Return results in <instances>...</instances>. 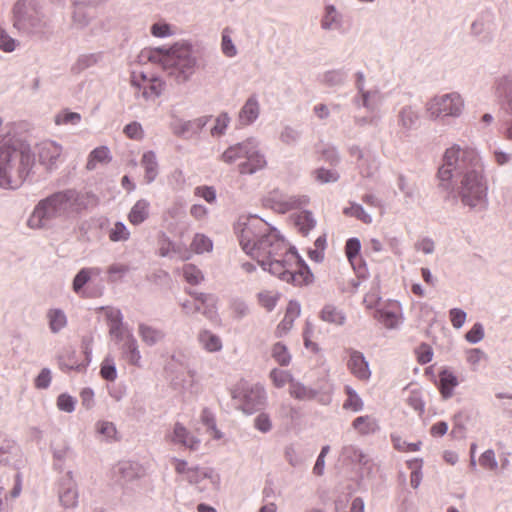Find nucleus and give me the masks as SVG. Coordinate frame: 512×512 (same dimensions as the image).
I'll list each match as a JSON object with an SVG mask.
<instances>
[{"mask_svg": "<svg viewBox=\"0 0 512 512\" xmlns=\"http://www.w3.org/2000/svg\"><path fill=\"white\" fill-rule=\"evenodd\" d=\"M233 398L238 400L241 410L253 414L266 404V391L260 384L240 383L233 392Z\"/></svg>", "mask_w": 512, "mask_h": 512, "instance_id": "1a4fd4ad", "label": "nucleus"}, {"mask_svg": "<svg viewBox=\"0 0 512 512\" xmlns=\"http://www.w3.org/2000/svg\"><path fill=\"white\" fill-rule=\"evenodd\" d=\"M49 329L53 334L59 333L67 326V316L60 308H52L47 311Z\"/></svg>", "mask_w": 512, "mask_h": 512, "instance_id": "72a5a7b5", "label": "nucleus"}, {"mask_svg": "<svg viewBox=\"0 0 512 512\" xmlns=\"http://www.w3.org/2000/svg\"><path fill=\"white\" fill-rule=\"evenodd\" d=\"M81 121V115L77 112L63 110L55 116L57 125H78Z\"/></svg>", "mask_w": 512, "mask_h": 512, "instance_id": "bf43d9fd", "label": "nucleus"}, {"mask_svg": "<svg viewBox=\"0 0 512 512\" xmlns=\"http://www.w3.org/2000/svg\"><path fill=\"white\" fill-rule=\"evenodd\" d=\"M159 255L161 257H169L184 261L189 260L192 256L191 251L181 242H174L165 234H162L159 241Z\"/></svg>", "mask_w": 512, "mask_h": 512, "instance_id": "4468645a", "label": "nucleus"}, {"mask_svg": "<svg viewBox=\"0 0 512 512\" xmlns=\"http://www.w3.org/2000/svg\"><path fill=\"white\" fill-rule=\"evenodd\" d=\"M341 25V17L337 12L335 6L328 5L325 8V14L321 20V27L324 30H334Z\"/></svg>", "mask_w": 512, "mask_h": 512, "instance_id": "a19ab883", "label": "nucleus"}, {"mask_svg": "<svg viewBox=\"0 0 512 512\" xmlns=\"http://www.w3.org/2000/svg\"><path fill=\"white\" fill-rule=\"evenodd\" d=\"M110 334L119 343L127 341L128 336H134L130 330L123 325V316L120 310L112 311L109 314Z\"/></svg>", "mask_w": 512, "mask_h": 512, "instance_id": "5701e85b", "label": "nucleus"}, {"mask_svg": "<svg viewBox=\"0 0 512 512\" xmlns=\"http://www.w3.org/2000/svg\"><path fill=\"white\" fill-rule=\"evenodd\" d=\"M308 202L306 196L286 194L279 189H274L264 198V206L275 212L284 214L290 210L301 208Z\"/></svg>", "mask_w": 512, "mask_h": 512, "instance_id": "9b49d317", "label": "nucleus"}, {"mask_svg": "<svg viewBox=\"0 0 512 512\" xmlns=\"http://www.w3.org/2000/svg\"><path fill=\"white\" fill-rule=\"evenodd\" d=\"M130 271V267L126 264L122 263H113L111 264L108 269V281L115 283L120 280Z\"/></svg>", "mask_w": 512, "mask_h": 512, "instance_id": "6e6d98bb", "label": "nucleus"}, {"mask_svg": "<svg viewBox=\"0 0 512 512\" xmlns=\"http://www.w3.org/2000/svg\"><path fill=\"white\" fill-rule=\"evenodd\" d=\"M141 166L144 169V179L147 184H151L155 181L159 174V164L156 153L152 150L146 151L140 161Z\"/></svg>", "mask_w": 512, "mask_h": 512, "instance_id": "b1692460", "label": "nucleus"}, {"mask_svg": "<svg viewBox=\"0 0 512 512\" xmlns=\"http://www.w3.org/2000/svg\"><path fill=\"white\" fill-rule=\"evenodd\" d=\"M195 298L194 312H200L208 319H214L217 315L216 302L217 299L212 294L190 292Z\"/></svg>", "mask_w": 512, "mask_h": 512, "instance_id": "412c9836", "label": "nucleus"}, {"mask_svg": "<svg viewBox=\"0 0 512 512\" xmlns=\"http://www.w3.org/2000/svg\"><path fill=\"white\" fill-rule=\"evenodd\" d=\"M198 340L201 346L208 352H218L223 347L220 337L209 330L201 331Z\"/></svg>", "mask_w": 512, "mask_h": 512, "instance_id": "e433bc0d", "label": "nucleus"}, {"mask_svg": "<svg viewBox=\"0 0 512 512\" xmlns=\"http://www.w3.org/2000/svg\"><path fill=\"white\" fill-rule=\"evenodd\" d=\"M150 203L146 199L138 200L131 208L128 214V220L131 224L137 226L143 223L149 217Z\"/></svg>", "mask_w": 512, "mask_h": 512, "instance_id": "2f4dec72", "label": "nucleus"}, {"mask_svg": "<svg viewBox=\"0 0 512 512\" xmlns=\"http://www.w3.org/2000/svg\"><path fill=\"white\" fill-rule=\"evenodd\" d=\"M114 473L119 476L121 482L127 483L138 477L139 467L137 464L128 461L120 462L115 467Z\"/></svg>", "mask_w": 512, "mask_h": 512, "instance_id": "c9c22d12", "label": "nucleus"}, {"mask_svg": "<svg viewBox=\"0 0 512 512\" xmlns=\"http://www.w3.org/2000/svg\"><path fill=\"white\" fill-rule=\"evenodd\" d=\"M300 311H301L300 305L297 302H293V301L289 302L286 312H285V315H284V318L281 320V322L277 326L276 332H277L278 336H282L283 334L290 331L295 319L299 317Z\"/></svg>", "mask_w": 512, "mask_h": 512, "instance_id": "c756f323", "label": "nucleus"}, {"mask_svg": "<svg viewBox=\"0 0 512 512\" xmlns=\"http://www.w3.org/2000/svg\"><path fill=\"white\" fill-rule=\"evenodd\" d=\"M494 92L509 118L504 123L503 135L512 141V75H502L494 81Z\"/></svg>", "mask_w": 512, "mask_h": 512, "instance_id": "9d476101", "label": "nucleus"}, {"mask_svg": "<svg viewBox=\"0 0 512 512\" xmlns=\"http://www.w3.org/2000/svg\"><path fill=\"white\" fill-rule=\"evenodd\" d=\"M100 375L107 381H114L117 378V369L113 359L105 358L101 365Z\"/></svg>", "mask_w": 512, "mask_h": 512, "instance_id": "338daca9", "label": "nucleus"}, {"mask_svg": "<svg viewBox=\"0 0 512 512\" xmlns=\"http://www.w3.org/2000/svg\"><path fill=\"white\" fill-rule=\"evenodd\" d=\"M191 253L203 254L211 252L213 249V241L202 233H196L191 242Z\"/></svg>", "mask_w": 512, "mask_h": 512, "instance_id": "c03bdc74", "label": "nucleus"}, {"mask_svg": "<svg viewBox=\"0 0 512 512\" xmlns=\"http://www.w3.org/2000/svg\"><path fill=\"white\" fill-rule=\"evenodd\" d=\"M243 251L255 258L263 270L295 286L312 282L313 274L294 247L279 231L256 215H241L234 224Z\"/></svg>", "mask_w": 512, "mask_h": 512, "instance_id": "f257e3e1", "label": "nucleus"}, {"mask_svg": "<svg viewBox=\"0 0 512 512\" xmlns=\"http://www.w3.org/2000/svg\"><path fill=\"white\" fill-rule=\"evenodd\" d=\"M62 151V146L57 142L52 140L43 141L38 145L39 161L48 169H53L57 166Z\"/></svg>", "mask_w": 512, "mask_h": 512, "instance_id": "2eb2a0df", "label": "nucleus"}, {"mask_svg": "<svg viewBox=\"0 0 512 512\" xmlns=\"http://www.w3.org/2000/svg\"><path fill=\"white\" fill-rule=\"evenodd\" d=\"M138 334L141 340L148 346H154L158 344L165 337V334L161 329H158L145 323L139 324Z\"/></svg>", "mask_w": 512, "mask_h": 512, "instance_id": "7c9ffc66", "label": "nucleus"}, {"mask_svg": "<svg viewBox=\"0 0 512 512\" xmlns=\"http://www.w3.org/2000/svg\"><path fill=\"white\" fill-rule=\"evenodd\" d=\"M167 439L176 445H182L192 451L199 448L200 440L180 422L174 424L173 431L167 435Z\"/></svg>", "mask_w": 512, "mask_h": 512, "instance_id": "a211bd4d", "label": "nucleus"}, {"mask_svg": "<svg viewBox=\"0 0 512 512\" xmlns=\"http://www.w3.org/2000/svg\"><path fill=\"white\" fill-rule=\"evenodd\" d=\"M384 101V96L379 88L365 89L357 93L353 102L357 107H363L368 112H376Z\"/></svg>", "mask_w": 512, "mask_h": 512, "instance_id": "dca6fc26", "label": "nucleus"}, {"mask_svg": "<svg viewBox=\"0 0 512 512\" xmlns=\"http://www.w3.org/2000/svg\"><path fill=\"white\" fill-rule=\"evenodd\" d=\"M211 116H201L199 118L183 121L179 120L173 126V133L180 137H190L200 133V131L210 121Z\"/></svg>", "mask_w": 512, "mask_h": 512, "instance_id": "aec40b11", "label": "nucleus"}, {"mask_svg": "<svg viewBox=\"0 0 512 512\" xmlns=\"http://www.w3.org/2000/svg\"><path fill=\"white\" fill-rule=\"evenodd\" d=\"M459 384L456 375L445 369L439 373V390L443 399L447 400L454 395V388Z\"/></svg>", "mask_w": 512, "mask_h": 512, "instance_id": "c85d7f7f", "label": "nucleus"}, {"mask_svg": "<svg viewBox=\"0 0 512 512\" xmlns=\"http://www.w3.org/2000/svg\"><path fill=\"white\" fill-rule=\"evenodd\" d=\"M102 57L103 54L101 52L82 54L72 65L71 71L74 74H80L84 70L98 65L101 62Z\"/></svg>", "mask_w": 512, "mask_h": 512, "instance_id": "473e14b6", "label": "nucleus"}, {"mask_svg": "<svg viewBox=\"0 0 512 512\" xmlns=\"http://www.w3.org/2000/svg\"><path fill=\"white\" fill-rule=\"evenodd\" d=\"M374 317L388 329L397 327L399 323L398 313L388 308L377 309Z\"/></svg>", "mask_w": 512, "mask_h": 512, "instance_id": "79ce46f5", "label": "nucleus"}, {"mask_svg": "<svg viewBox=\"0 0 512 512\" xmlns=\"http://www.w3.org/2000/svg\"><path fill=\"white\" fill-rule=\"evenodd\" d=\"M204 479H210L213 483L218 482L219 477L214 475V471L211 468H203L199 466L192 467L188 471L186 480L193 484H198Z\"/></svg>", "mask_w": 512, "mask_h": 512, "instance_id": "4c0bfd02", "label": "nucleus"}, {"mask_svg": "<svg viewBox=\"0 0 512 512\" xmlns=\"http://www.w3.org/2000/svg\"><path fill=\"white\" fill-rule=\"evenodd\" d=\"M183 276L191 285H198L204 280L202 271L193 264H186L183 267Z\"/></svg>", "mask_w": 512, "mask_h": 512, "instance_id": "8fccbe9b", "label": "nucleus"}, {"mask_svg": "<svg viewBox=\"0 0 512 512\" xmlns=\"http://www.w3.org/2000/svg\"><path fill=\"white\" fill-rule=\"evenodd\" d=\"M270 378H271L273 384L277 388H282L287 383H289V386H290L291 385V381L294 380V378L292 377V375L288 371L280 370V369H277V368L271 370Z\"/></svg>", "mask_w": 512, "mask_h": 512, "instance_id": "13d9d810", "label": "nucleus"}, {"mask_svg": "<svg viewBox=\"0 0 512 512\" xmlns=\"http://www.w3.org/2000/svg\"><path fill=\"white\" fill-rule=\"evenodd\" d=\"M111 160L110 151L106 146H100L92 150L88 156L86 168L94 170L98 163L104 164Z\"/></svg>", "mask_w": 512, "mask_h": 512, "instance_id": "58836bf2", "label": "nucleus"}, {"mask_svg": "<svg viewBox=\"0 0 512 512\" xmlns=\"http://www.w3.org/2000/svg\"><path fill=\"white\" fill-rule=\"evenodd\" d=\"M349 360L347 366L351 373L360 380H368L371 376L368 361L362 352L349 349Z\"/></svg>", "mask_w": 512, "mask_h": 512, "instance_id": "6ab92c4d", "label": "nucleus"}, {"mask_svg": "<svg viewBox=\"0 0 512 512\" xmlns=\"http://www.w3.org/2000/svg\"><path fill=\"white\" fill-rule=\"evenodd\" d=\"M343 213L346 216L355 217L365 224H370L372 222L371 215L364 210L362 205L356 202H351L349 207L344 208Z\"/></svg>", "mask_w": 512, "mask_h": 512, "instance_id": "49530a36", "label": "nucleus"}, {"mask_svg": "<svg viewBox=\"0 0 512 512\" xmlns=\"http://www.w3.org/2000/svg\"><path fill=\"white\" fill-rule=\"evenodd\" d=\"M230 123V117L227 112L220 113L215 119V125L211 129L212 136L223 135Z\"/></svg>", "mask_w": 512, "mask_h": 512, "instance_id": "0e129e2a", "label": "nucleus"}, {"mask_svg": "<svg viewBox=\"0 0 512 512\" xmlns=\"http://www.w3.org/2000/svg\"><path fill=\"white\" fill-rule=\"evenodd\" d=\"M17 450L18 447L14 441L7 439L0 434V463H9L10 455L15 454Z\"/></svg>", "mask_w": 512, "mask_h": 512, "instance_id": "09e8293b", "label": "nucleus"}, {"mask_svg": "<svg viewBox=\"0 0 512 512\" xmlns=\"http://www.w3.org/2000/svg\"><path fill=\"white\" fill-rule=\"evenodd\" d=\"M320 316L323 321L335 325H343L346 319L344 313L332 304L325 305Z\"/></svg>", "mask_w": 512, "mask_h": 512, "instance_id": "ea45409f", "label": "nucleus"}, {"mask_svg": "<svg viewBox=\"0 0 512 512\" xmlns=\"http://www.w3.org/2000/svg\"><path fill=\"white\" fill-rule=\"evenodd\" d=\"M258 300L261 306H263L267 311H272L278 300V296L276 293L271 291H262L258 293Z\"/></svg>", "mask_w": 512, "mask_h": 512, "instance_id": "774afa93", "label": "nucleus"}, {"mask_svg": "<svg viewBox=\"0 0 512 512\" xmlns=\"http://www.w3.org/2000/svg\"><path fill=\"white\" fill-rule=\"evenodd\" d=\"M101 272L102 271L99 267H85L80 269L72 282L73 291L80 296H84V286L93 276H99Z\"/></svg>", "mask_w": 512, "mask_h": 512, "instance_id": "393cba45", "label": "nucleus"}, {"mask_svg": "<svg viewBox=\"0 0 512 512\" xmlns=\"http://www.w3.org/2000/svg\"><path fill=\"white\" fill-rule=\"evenodd\" d=\"M59 501L66 509H73L78 505V488L77 483L73 479L71 471L61 479L58 491Z\"/></svg>", "mask_w": 512, "mask_h": 512, "instance_id": "f8f14e48", "label": "nucleus"}, {"mask_svg": "<svg viewBox=\"0 0 512 512\" xmlns=\"http://www.w3.org/2000/svg\"><path fill=\"white\" fill-rule=\"evenodd\" d=\"M240 159H245L238 166L240 174L252 175L267 165L266 158L259 149V141L254 137L229 146L221 155V160L227 164H233Z\"/></svg>", "mask_w": 512, "mask_h": 512, "instance_id": "0eeeda50", "label": "nucleus"}, {"mask_svg": "<svg viewBox=\"0 0 512 512\" xmlns=\"http://www.w3.org/2000/svg\"><path fill=\"white\" fill-rule=\"evenodd\" d=\"M345 392L348 398L345 400L343 404V408L346 410H351L353 412H360L364 408V403L357 392L351 388L350 386L345 387Z\"/></svg>", "mask_w": 512, "mask_h": 512, "instance_id": "a18cd8bd", "label": "nucleus"}, {"mask_svg": "<svg viewBox=\"0 0 512 512\" xmlns=\"http://www.w3.org/2000/svg\"><path fill=\"white\" fill-rule=\"evenodd\" d=\"M91 18L92 16L84 6L76 7L73 12V23L77 28L82 29L86 27L90 23Z\"/></svg>", "mask_w": 512, "mask_h": 512, "instance_id": "052dcab7", "label": "nucleus"}, {"mask_svg": "<svg viewBox=\"0 0 512 512\" xmlns=\"http://www.w3.org/2000/svg\"><path fill=\"white\" fill-rule=\"evenodd\" d=\"M295 225L299 231L305 236L316 226V220L310 211L300 212L295 219Z\"/></svg>", "mask_w": 512, "mask_h": 512, "instance_id": "37998d69", "label": "nucleus"}, {"mask_svg": "<svg viewBox=\"0 0 512 512\" xmlns=\"http://www.w3.org/2000/svg\"><path fill=\"white\" fill-rule=\"evenodd\" d=\"M290 395L301 401H309L314 399L318 392L308 386H305L303 383H301L298 380L291 381V385L289 387Z\"/></svg>", "mask_w": 512, "mask_h": 512, "instance_id": "f704fd0d", "label": "nucleus"}, {"mask_svg": "<svg viewBox=\"0 0 512 512\" xmlns=\"http://www.w3.org/2000/svg\"><path fill=\"white\" fill-rule=\"evenodd\" d=\"M98 203L97 195L91 191L64 189L39 201L28 224L32 228L48 227L57 219L67 220L96 207Z\"/></svg>", "mask_w": 512, "mask_h": 512, "instance_id": "7ed1b4c3", "label": "nucleus"}, {"mask_svg": "<svg viewBox=\"0 0 512 512\" xmlns=\"http://www.w3.org/2000/svg\"><path fill=\"white\" fill-rule=\"evenodd\" d=\"M272 357L281 366H287L291 361V355L288 352L287 347L281 342H277L273 345Z\"/></svg>", "mask_w": 512, "mask_h": 512, "instance_id": "4d7b16f0", "label": "nucleus"}, {"mask_svg": "<svg viewBox=\"0 0 512 512\" xmlns=\"http://www.w3.org/2000/svg\"><path fill=\"white\" fill-rule=\"evenodd\" d=\"M141 58L159 64L177 84L190 81L199 67L196 51L187 41L176 42L168 48L145 49L141 52Z\"/></svg>", "mask_w": 512, "mask_h": 512, "instance_id": "39448f33", "label": "nucleus"}, {"mask_svg": "<svg viewBox=\"0 0 512 512\" xmlns=\"http://www.w3.org/2000/svg\"><path fill=\"white\" fill-rule=\"evenodd\" d=\"M122 357L131 365L140 367L141 366V354L136 338L134 336H128L127 341L121 344Z\"/></svg>", "mask_w": 512, "mask_h": 512, "instance_id": "bb28decb", "label": "nucleus"}, {"mask_svg": "<svg viewBox=\"0 0 512 512\" xmlns=\"http://www.w3.org/2000/svg\"><path fill=\"white\" fill-rule=\"evenodd\" d=\"M13 27L22 35L48 38L52 33L50 19L34 4L26 0L17 1L12 9Z\"/></svg>", "mask_w": 512, "mask_h": 512, "instance_id": "423d86ee", "label": "nucleus"}, {"mask_svg": "<svg viewBox=\"0 0 512 512\" xmlns=\"http://www.w3.org/2000/svg\"><path fill=\"white\" fill-rule=\"evenodd\" d=\"M425 108L432 120L457 118L463 112L464 100L458 92L435 95L427 101Z\"/></svg>", "mask_w": 512, "mask_h": 512, "instance_id": "6e6552de", "label": "nucleus"}, {"mask_svg": "<svg viewBox=\"0 0 512 512\" xmlns=\"http://www.w3.org/2000/svg\"><path fill=\"white\" fill-rule=\"evenodd\" d=\"M201 422L203 425L207 427L208 430H211L213 432V437L215 439H221L222 433L217 429L216 427V419L213 412L208 409L204 408L201 412Z\"/></svg>", "mask_w": 512, "mask_h": 512, "instance_id": "5fc2aeb1", "label": "nucleus"}, {"mask_svg": "<svg viewBox=\"0 0 512 512\" xmlns=\"http://www.w3.org/2000/svg\"><path fill=\"white\" fill-rule=\"evenodd\" d=\"M341 456L343 459L348 460L351 463H362L365 458L362 450L352 444L343 446Z\"/></svg>", "mask_w": 512, "mask_h": 512, "instance_id": "3c124183", "label": "nucleus"}, {"mask_svg": "<svg viewBox=\"0 0 512 512\" xmlns=\"http://www.w3.org/2000/svg\"><path fill=\"white\" fill-rule=\"evenodd\" d=\"M361 249V243L358 238H350L345 245V252L349 262L354 266Z\"/></svg>", "mask_w": 512, "mask_h": 512, "instance_id": "680f3d73", "label": "nucleus"}, {"mask_svg": "<svg viewBox=\"0 0 512 512\" xmlns=\"http://www.w3.org/2000/svg\"><path fill=\"white\" fill-rule=\"evenodd\" d=\"M315 179L322 183H333L339 179V174L335 170L318 168L314 171Z\"/></svg>", "mask_w": 512, "mask_h": 512, "instance_id": "69168bd1", "label": "nucleus"}, {"mask_svg": "<svg viewBox=\"0 0 512 512\" xmlns=\"http://www.w3.org/2000/svg\"><path fill=\"white\" fill-rule=\"evenodd\" d=\"M301 132L291 126H285L280 132V141L287 146H294L298 143Z\"/></svg>", "mask_w": 512, "mask_h": 512, "instance_id": "864d4df0", "label": "nucleus"}, {"mask_svg": "<svg viewBox=\"0 0 512 512\" xmlns=\"http://www.w3.org/2000/svg\"><path fill=\"white\" fill-rule=\"evenodd\" d=\"M352 427L361 436L375 434L380 430L377 419L371 415H363L355 418L352 422Z\"/></svg>", "mask_w": 512, "mask_h": 512, "instance_id": "cd10ccee", "label": "nucleus"}, {"mask_svg": "<svg viewBox=\"0 0 512 512\" xmlns=\"http://www.w3.org/2000/svg\"><path fill=\"white\" fill-rule=\"evenodd\" d=\"M108 237L112 242H125L130 238V231L123 222L117 221L109 230Z\"/></svg>", "mask_w": 512, "mask_h": 512, "instance_id": "de8ad7c7", "label": "nucleus"}, {"mask_svg": "<svg viewBox=\"0 0 512 512\" xmlns=\"http://www.w3.org/2000/svg\"><path fill=\"white\" fill-rule=\"evenodd\" d=\"M260 115V104L255 95L250 96L238 113L240 126H249L253 124Z\"/></svg>", "mask_w": 512, "mask_h": 512, "instance_id": "4be33fe9", "label": "nucleus"}, {"mask_svg": "<svg viewBox=\"0 0 512 512\" xmlns=\"http://www.w3.org/2000/svg\"><path fill=\"white\" fill-rule=\"evenodd\" d=\"M19 46V41L12 38L6 30L0 28V50L11 53Z\"/></svg>", "mask_w": 512, "mask_h": 512, "instance_id": "e2e57ef3", "label": "nucleus"}, {"mask_svg": "<svg viewBox=\"0 0 512 512\" xmlns=\"http://www.w3.org/2000/svg\"><path fill=\"white\" fill-rule=\"evenodd\" d=\"M347 80L348 70L345 68L328 70L320 76V83L330 88L342 87L346 84Z\"/></svg>", "mask_w": 512, "mask_h": 512, "instance_id": "a878e982", "label": "nucleus"}, {"mask_svg": "<svg viewBox=\"0 0 512 512\" xmlns=\"http://www.w3.org/2000/svg\"><path fill=\"white\" fill-rule=\"evenodd\" d=\"M439 186L453 193L464 206L484 209L487 206L488 185L478 152L469 147L453 145L446 149L438 170Z\"/></svg>", "mask_w": 512, "mask_h": 512, "instance_id": "f03ea898", "label": "nucleus"}, {"mask_svg": "<svg viewBox=\"0 0 512 512\" xmlns=\"http://www.w3.org/2000/svg\"><path fill=\"white\" fill-rule=\"evenodd\" d=\"M143 83H140L134 76L131 79V84L138 89L136 92L137 97H143L145 100H154L158 98L164 87V83L156 77L147 79L144 74L141 75Z\"/></svg>", "mask_w": 512, "mask_h": 512, "instance_id": "ddd939ff", "label": "nucleus"}, {"mask_svg": "<svg viewBox=\"0 0 512 512\" xmlns=\"http://www.w3.org/2000/svg\"><path fill=\"white\" fill-rule=\"evenodd\" d=\"M419 122L420 112L416 106L405 105L398 111L397 124L404 135H409L412 130L417 129Z\"/></svg>", "mask_w": 512, "mask_h": 512, "instance_id": "f3484780", "label": "nucleus"}, {"mask_svg": "<svg viewBox=\"0 0 512 512\" xmlns=\"http://www.w3.org/2000/svg\"><path fill=\"white\" fill-rule=\"evenodd\" d=\"M230 29L229 28H225L223 31H222V37H221V50H222V53L228 57V58H233L237 55L238 51H237V48L235 46V44L233 43L232 41V38L230 36Z\"/></svg>", "mask_w": 512, "mask_h": 512, "instance_id": "603ef678", "label": "nucleus"}, {"mask_svg": "<svg viewBox=\"0 0 512 512\" xmlns=\"http://www.w3.org/2000/svg\"><path fill=\"white\" fill-rule=\"evenodd\" d=\"M0 138V188H19L35 162L29 144L14 133L12 126Z\"/></svg>", "mask_w": 512, "mask_h": 512, "instance_id": "20e7f679", "label": "nucleus"}]
</instances>
